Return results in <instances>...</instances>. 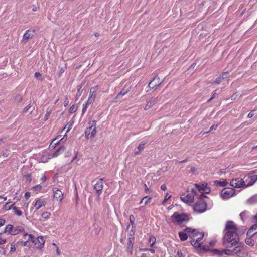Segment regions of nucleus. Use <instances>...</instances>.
<instances>
[{
    "instance_id": "obj_21",
    "label": "nucleus",
    "mask_w": 257,
    "mask_h": 257,
    "mask_svg": "<svg viewBox=\"0 0 257 257\" xmlns=\"http://www.w3.org/2000/svg\"><path fill=\"white\" fill-rule=\"evenodd\" d=\"M14 226L12 224L7 225L5 228L3 230V232H0V235L4 233H8L9 234L12 235V232L13 231Z\"/></svg>"
},
{
    "instance_id": "obj_9",
    "label": "nucleus",
    "mask_w": 257,
    "mask_h": 257,
    "mask_svg": "<svg viewBox=\"0 0 257 257\" xmlns=\"http://www.w3.org/2000/svg\"><path fill=\"white\" fill-rule=\"evenodd\" d=\"M104 180L103 178H100L99 180L95 184L94 186V189L95 190V192L97 195V199L99 200L100 196L102 192V189L103 188V181Z\"/></svg>"
},
{
    "instance_id": "obj_38",
    "label": "nucleus",
    "mask_w": 257,
    "mask_h": 257,
    "mask_svg": "<svg viewBox=\"0 0 257 257\" xmlns=\"http://www.w3.org/2000/svg\"><path fill=\"white\" fill-rule=\"evenodd\" d=\"M223 254H225L227 255H229V256L233 255L232 250L225 249H223Z\"/></svg>"
},
{
    "instance_id": "obj_1",
    "label": "nucleus",
    "mask_w": 257,
    "mask_h": 257,
    "mask_svg": "<svg viewBox=\"0 0 257 257\" xmlns=\"http://www.w3.org/2000/svg\"><path fill=\"white\" fill-rule=\"evenodd\" d=\"M224 231L226 232L223 238V245L226 248H231L236 246L240 239L237 233V227L233 221H227Z\"/></svg>"
},
{
    "instance_id": "obj_24",
    "label": "nucleus",
    "mask_w": 257,
    "mask_h": 257,
    "mask_svg": "<svg viewBox=\"0 0 257 257\" xmlns=\"http://www.w3.org/2000/svg\"><path fill=\"white\" fill-rule=\"evenodd\" d=\"M24 231V228L22 226H18L16 227L13 228V231L12 232V235H15L18 234L20 232H22Z\"/></svg>"
},
{
    "instance_id": "obj_45",
    "label": "nucleus",
    "mask_w": 257,
    "mask_h": 257,
    "mask_svg": "<svg viewBox=\"0 0 257 257\" xmlns=\"http://www.w3.org/2000/svg\"><path fill=\"white\" fill-rule=\"evenodd\" d=\"M169 195V194L167 193L166 195V196H165V199L162 202V204L163 205H165L166 202L170 198V197H171V195Z\"/></svg>"
},
{
    "instance_id": "obj_55",
    "label": "nucleus",
    "mask_w": 257,
    "mask_h": 257,
    "mask_svg": "<svg viewBox=\"0 0 257 257\" xmlns=\"http://www.w3.org/2000/svg\"><path fill=\"white\" fill-rule=\"evenodd\" d=\"M32 107L30 104L27 105L24 109H23V112H26L28 111Z\"/></svg>"
},
{
    "instance_id": "obj_30",
    "label": "nucleus",
    "mask_w": 257,
    "mask_h": 257,
    "mask_svg": "<svg viewBox=\"0 0 257 257\" xmlns=\"http://www.w3.org/2000/svg\"><path fill=\"white\" fill-rule=\"evenodd\" d=\"M44 201L41 199H38L35 203V206H37L36 209H39L42 206L44 205Z\"/></svg>"
},
{
    "instance_id": "obj_42",
    "label": "nucleus",
    "mask_w": 257,
    "mask_h": 257,
    "mask_svg": "<svg viewBox=\"0 0 257 257\" xmlns=\"http://www.w3.org/2000/svg\"><path fill=\"white\" fill-rule=\"evenodd\" d=\"M220 76L221 77L223 78V80H224L229 77V73H228V72H223L221 74H220Z\"/></svg>"
},
{
    "instance_id": "obj_46",
    "label": "nucleus",
    "mask_w": 257,
    "mask_h": 257,
    "mask_svg": "<svg viewBox=\"0 0 257 257\" xmlns=\"http://www.w3.org/2000/svg\"><path fill=\"white\" fill-rule=\"evenodd\" d=\"M94 101H95L94 99L89 97L86 103L87 104V105H90V104H92L94 102Z\"/></svg>"
},
{
    "instance_id": "obj_41",
    "label": "nucleus",
    "mask_w": 257,
    "mask_h": 257,
    "mask_svg": "<svg viewBox=\"0 0 257 257\" xmlns=\"http://www.w3.org/2000/svg\"><path fill=\"white\" fill-rule=\"evenodd\" d=\"M195 186L196 187V188L197 189L199 192L203 193L204 188H202L200 184L196 183L195 184Z\"/></svg>"
},
{
    "instance_id": "obj_5",
    "label": "nucleus",
    "mask_w": 257,
    "mask_h": 257,
    "mask_svg": "<svg viewBox=\"0 0 257 257\" xmlns=\"http://www.w3.org/2000/svg\"><path fill=\"white\" fill-rule=\"evenodd\" d=\"M197 194V192L194 189L192 188L191 190V193L188 194L187 195L185 196L184 194H183L181 196L180 198L181 200L185 203L187 204H191L194 201V197L195 196H196Z\"/></svg>"
},
{
    "instance_id": "obj_16",
    "label": "nucleus",
    "mask_w": 257,
    "mask_h": 257,
    "mask_svg": "<svg viewBox=\"0 0 257 257\" xmlns=\"http://www.w3.org/2000/svg\"><path fill=\"white\" fill-rule=\"evenodd\" d=\"M237 246H235L233 249V255L234 254L239 255L243 250V243L242 242H240L239 241L238 243L237 244Z\"/></svg>"
},
{
    "instance_id": "obj_57",
    "label": "nucleus",
    "mask_w": 257,
    "mask_h": 257,
    "mask_svg": "<svg viewBox=\"0 0 257 257\" xmlns=\"http://www.w3.org/2000/svg\"><path fill=\"white\" fill-rule=\"evenodd\" d=\"M190 243L192 245H193L195 248H197V246H195V244H197L196 241H195L194 239H192L191 241H190Z\"/></svg>"
},
{
    "instance_id": "obj_63",
    "label": "nucleus",
    "mask_w": 257,
    "mask_h": 257,
    "mask_svg": "<svg viewBox=\"0 0 257 257\" xmlns=\"http://www.w3.org/2000/svg\"><path fill=\"white\" fill-rule=\"evenodd\" d=\"M65 71V69L64 68H61L59 72L58 75L60 76Z\"/></svg>"
},
{
    "instance_id": "obj_20",
    "label": "nucleus",
    "mask_w": 257,
    "mask_h": 257,
    "mask_svg": "<svg viewBox=\"0 0 257 257\" xmlns=\"http://www.w3.org/2000/svg\"><path fill=\"white\" fill-rule=\"evenodd\" d=\"M99 87L98 85L94 86L90 88L89 97L95 99L96 96V92L98 91Z\"/></svg>"
},
{
    "instance_id": "obj_10",
    "label": "nucleus",
    "mask_w": 257,
    "mask_h": 257,
    "mask_svg": "<svg viewBox=\"0 0 257 257\" xmlns=\"http://www.w3.org/2000/svg\"><path fill=\"white\" fill-rule=\"evenodd\" d=\"M230 185L233 187L239 188L245 186V183L244 179L237 178L232 179L230 182Z\"/></svg>"
},
{
    "instance_id": "obj_51",
    "label": "nucleus",
    "mask_w": 257,
    "mask_h": 257,
    "mask_svg": "<svg viewBox=\"0 0 257 257\" xmlns=\"http://www.w3.org/2000/svg\"><path fill=\"white\" fill-rule=\"evenodd\" d=\"M87 104L84 103L83 104V108L82 110V114L83 115L85 112L86 111L87 108Z\"/></svg>"
},
{
    "instance_id": "obj_52",
    "label": "nucleus",
    "mask_w": 257,
    "mask_h": 257,
    "mask_svg": "<svg viewBox=\"0 0 257 257\" xmlns=\"http://www.w3.org/2000/svg\"><path fill=\"white\" fill-rule=\"evenodd\" d=\"M16 251L15 244H11L10 253H14Z\"/></svg>"
},
{
    "instance_id": "obj_4",
    "label": "nucleus",
    "mask_w": 257,
    "mask_h": 257,
    "mask_svg": "<svg viewBox=\"0 0 257 257\" xmlns=\"http://www.w3.org/2000/svg\"><path fill=\"white\" fill-rule=\"evenodd\" d=\"M89 126L87 127L85 131V136L87 139L92 138L94 137L96 134V122L95 120L90 121L88 122Z\"/></svg>"
},
{
    "instance_id": "obj_25",
    "label": "nucleus",
    "mask_w": 257,
    "mask_h": 257,
    "mask_svg": "<svg viewBox=\"0 0 257 257\" xmlns=\"http://www.w3.org/2000/svg\"><path fill=\"white\" fill-rule=\"evenodd\" d=\"M246 203L249 205H253L257 204V194L252 196L249 198L247 201Z\"/></svg>"
},
{
    "instance_id": "obj_23",
    "label": "nucleus",
    "mask_w": 257,
    "mask_h": 257,
    "mask_svg": "<svg viewBox=\"0 0 257 257\" xmlns=\"http://www.w3.org/2000/svg\"><path fill=\"white\" fill-rule=\"evenodd\" d=\"M65 150V148L64 146H60L52 154V157L53 158L57 157L58 155L62 154L64 151Z\"/></svg>"
},
{
    "instance_id": "obj_8",
    "label": "nucleus",
    "mask_w": 257,
    "mask_h": 257,
    "mask_svg": "<svg viewBox=\"0 0 257 257\" xmlns=\"http://www.w3.org/2000/svg\"><path fill=\"white\" fill-rule=\"evenodd\" d=\"M253 174L251 171L248 175L244 176L245 183H247L246 187L252 186L257 181V175H253Z\"/></svg>"
},
{
    "instance_id": "obj_2",
    "label": "nucleus",
    "mask_w": 257,
    "mask_h": 257,
    "mask_svg": "<svg viewBox=\"0 0 257 257\" xmlns=\"http://www.w3.org/2000/svg\"><path fill=\"white\" fill-rule=\"evenodd\" d=\"M27 236H29V240H30V242L34 244L36 248L39 249L43 248L45 241L43 236H39L36 238L32 234H28V233H26L23 234L24 238L25 239V237Z\"/></svg>"
},
{
    "instance_id": "obj_48",
    "label": "nucleus",
    "mask_w": 257,
    "mask_h": 257,
    "mask_svg": "<svg viewBox=\"0 0 257 257\" xmlns=\"http://www.w3.org/2000/svg\"><path fill=\"white\" fill-rule=\"evenodd\" d=\"M50 215V213H48V212H44L43 213H42V217L43 218H45V219H47L49 217Z\"/></svg>"
},
{
    "instance_id": "obj_13",
    "label": "nucleus",
    "mask_w": 257,
    "mask_h": 257,
    "mask_svg": "<svg viewBox=\"0 0 257 257\" xmlns=\"http://www.w3.org/2000/svg\"><path fill=\"white\" fill-rule=\"evenodd\" d=\"M132 89V87L130 84H126L124 85L123 89L115 97L116 99H119L120 96H124L126 94Z\"/></svg>"
},
{
    "instance_id": "obj_40",
    "label": "nucleus",
    "mask_w": 257,
    "mask_h": 257,
    "mask_svg": "<svg viewBox=\"0 0 257 257\" xmlns=\"http://www.w3.org/2000/svg\"><path fill=\"white\" fill-rule=\"evenodd\" d=\"M152 198L150 196H145L143 198V200H145V202H144L145 205H146L148 203H149L150 202V201L152 200Z\"/></svg>"
},
{
    "instance_id": "obj_14",
    "label": "nucleus",
    "mask_w": 257,
    "mask_h": 257,
    "mask_svg": "<svg viewBox=\"0 0 257 257\" xmlns=\"http://www.w3.org/2000/svg\"><path fill=\"white\" fill-rule=\"evenodd\" d=\"M85 84V81H82L80 84L77 85V93L75 96L76 100H78L80 96L82 94V93L84 90V86Z\"/></svg>"
},
{
    "instance_id": "obj_31",
    "label": "nucleus",
    "mask_w": 257,
    "mask_h": 257,
    "mask_svg": "<svg viewBox=\"0 0 257 257\" xmlns=\"http://www.w3.org/2000/svg\"><path fill=\"white\" fill-rule=\"evenodd\" d=\"M252 237L247 236V238L245 240V243L251 247L254 245V241L252 239Z\"/></svg>"
},
{
    "instance_id": "obj_59",
    "label": "nucleus",
    "mask_w": 257,
    "mask_h": 257,
    "mask_svg": "<svg viewBox=\"0 0 257 257\" xmlns=\"http://www.w3.org/2000/svg\"><path fill=\"white\" fill-rule=\"evenodd\" d=\"M245 214L246 211H243L240 213V217L242 220H243V218L245 217Z\"/></svg>"
},
{
    "instance_id": "obj_56",
    "label": "nucleus",
    "mask_w": 257,
    "mask_h": 257,
    "mask_svg": "<svg viewBox=\"0 0 257 257\" xmlns=\"http://www.w3.org/2000/svg\"><path fill=\"white\" fill-rule=\"evenodd\" d=\"M68 125V128H67V130L66 131V133H67L68 131H69L70 130V129L71 128V127L72 126V123H71L70 124H66L65 125V126L63 128V130H64Z\"/></svg>"
},
{
    "instance_id": "obj_7",
    "label": "nucleus",
    "mask_w": 257,
    "mask_h": 257,
    "mask_svg": "<svg viewBox=\"0 0 257 257\" xmlns=\"http://www.w3.org/2000/svg\"><path fill=\"white\" fill-rule=\"evenodd\" d=\"M235 192V190L230 187L223 188L221 192V196L223 199H227L232 197Z\"/></svg>"
},
{
    "instance_id": "obj_54",
    "label": "nucleus",
    "mask_w": 257,
    "mask_h": 257,
    "mask_svg": "<svg viewBox=\"0 0 257 257\" xmlns=\"http://www.w3.org/2000/svg\"><path fill=\"white\" fill-rule=\"evenodd\" d=\"M35 190L40 191L42 189V186L40 185H37L33 187Z\"/></svg>"
},
{
    "instance_id": "obj_36",
    "label": "nucleus",
    "mask_w": 257,
    "mask_h": 257,
    "mask_svg": "<svg viewBox=\"0 0 257 257\" xmlns=\"http://www.w3.org/2000/svg\"><path fill=\"white\" fill-rule=\"evenodd\" d=\"M13 210L15 213V214L17 215L18 216H21L22 214V212L21 211L18 210V208L16 207H13Z\"/></svg>"
},
{
    "instance_id": "obj_3",
    "label": "nucleus",
    "mask_w": 257,
    "mask_h": 257,
    "mask_svg": "<svg viewBox=\"0 0 257 257\" xmlns=\"http://www.w3.org/2000/svg\"><path fill=\"white\" fill-rule=\"evenodd\" d=\"M171 218L174 222H176L180 225L183 222H187L189 219L188 215L184 213L179 214L178 212H175L171 216Z\"/></svg>"
},
{
    "instance_id": "obj_11",
    "label": "nucleus",
    "mask_w": 257,
    "mask_h": 257,
    "mask_svg": "<svg viewBox=\"0 0 257 257\" xmlns=\"http://www.w3.org/2000/svg\"><path fill=\"white\" fill-rule=\"evenodd\" d=\"M36 30L35 29H29L26 31L23 36L21 42L23 43H27L29 40L33 37L36 34Z\"/></svg>"
},
{
    "instance_id": "obj_50",
    "label": "nucleus",
    "mask_w": 257,
    "mask_h": 257,
    "mask_svg": "<svg viewBox=\"0 0 257 257\" xmlns=\"http://www.w3.org/2000/svg\"><path fill=\"white\" fill-rule=\"evenodd\" d=\"M34 75L36 78H40L41 79V81H42L43 80V79L42 78V75L40 72H35Z\"/></svg>"
},
{
    "instance_id": "obj_44",
    "label": "nucleus",
    "mask_w": 257,
    "mask_h": 257,
    "mask_svg": "<svg viewBox=\"0 0 257 257\" xmlns=\"http://www.w3.org/2000/svg\"><path fill=\"white\" fill-rule=\"evenodd\" d=\"M156 238L155 237H151L150 238H149V242L150 243H151V245H150V246L151 247H153L155 241H156Z\"/></svg>"
},
{
    "instance_id": "obj_19",
    "label": "nucleus",
    "mask_w": 257,
    "mask_h": 257,
    "mask_svg": "<svg viewBox=\"0 0 257 257\" xmlns=\"http://www.w3.org/2000/svg\"><path fill=\"white\" fill-rule=\"evenodd\" d=\"M53 197L59 202H61L63 199V194L62 191L59 189H57L54 191Z\"/></svg>"
},
{
    "instance_id": "obj_27",
    "label": "nucleus",
    "mask_w": 257,
    "mask_h": 257,
    "mask_svg": "<svg viewBox=\"0 0 257 257\" xmlns=\"http://www.w3.org/2000/svg\"><path fill=\"white\" fill-rule=\"evenodd\" d=\"M147 143V142L146 141H142L138 146V150L136 151L135 152V155H138L140 153L141 151L143 150L144 148L145 145Z\"/></svg>"
},
{
    "instance_id": "obj_29",
    "label": "nucleus",
    "mask_w": 257,
    "mask_h": 257,
    "mask_svg": "<svg viewBox=\"0 0 257 257\" xmlns=\"http://www.w3.org/2000/svg\"><path fill=\"white\" fill-rule=\"evenodd\" d=\"M209 250L208 251H210L211 253H212L213 254L217 255L219 256H222L223 254V251L222 250H220L217 249H208Z\"/></svg>"
},
{
    "instance_id": "obj_62",
    "label": "nucleus",
    "mask_w": 257,
    "mask_h": 257,
    "mask_svg": "<svg viewBox=\"0 0 257 257\" xmlns=\"http://www.w3.org/2000/svg\"><path fill=\"white\" fill-rule=\"evenodd\" d=\"M30 197V193L29 192H26L25 194V198L26 200H28Z\"/></svg>"
},
{
    "instance_id": "obj_15",
    "label": "nucleus",
    "mask_w": 257,
    "mask_h": 257,
    "mask_svg": "<svg viewBox=\"0 0 257 257\" xmlns=\"http://www.w3.org/2000/svg\"><path fill=\"white\" fill-rule=\"evenodd\" d=\"M127 243L126 250L131 254L133 252V244L135 240L134 237H129L127 238Z\"/></svg>"
},
{
    "instance_id": "obj_17",
    "label": "nucleus",
    "mask_w": 257,
    "mask_h": 257,
    "mask_svg": "<svg viewBox=\"0 0 257 257\" xmlns=\"http://www.w3.org/2000/svg\"><path fill=\"white\" fill-rule=\"evenodd\" d=\"M184 231L187 232L188 236L190 238L197 236L199 234V232H198L196 229H192L189 227H186L184 229Z\"/></svg>"
},
{
    "instance_id": "obj_34",
    "label": "nucleus",
    "mask_w": 257,
    "mask_h": 257,
    "mask_svg": "<svg viewBox=\"0 0 257 257\" xmlns=\"http://www.w3.org/2000/svg\"><path fill=\"white\" fill-rule=\"evenodd\" d=\"M52 113V109L50 108H48L46 110V113L44 116V120L46 121L48 119L51 113Z\"/></svg>"
},
{
    "instance_id": "obj_18",
    "label": "nucleus",
    "mask_w": 257,
    "mask_h": 257,
    "mask_svg": "<svg viewBox=\"0 0 257 257\" xmlns=\"http://www.w3.org/2000/svg\"><path fill=\"white\" fill-rule=\"evenodd\" d=\"M257 233V223L252 225L247 232V237H253Z\"/></svg>"
},
{
    "instance_id": "obj_64",
    "label": "nucleus",
    "mask_w": 257,
    "mask_h": 257,
    "mask_svg": "<svg viewBox=\"0 0 257 257\" xmlns=\"http://www.w3.org/2000/svg\"><path fill=\"white\" fill-rule=\"evenodd\" d=\"M0 253L3 255L6 254V250L3 247H0Z\"/></svg>"
},
{
    "instance_id": "obj_32",
    "label": "nucleus",
    "mask_w": 257,
    "mask_h": 257,
    "mask_svg": "<svg viewBox=\"0 0 257 257\" xmlns=\"http://www.w3.org/2000/svg\"><path fill=\"white\" fill-rule=\"evenodd\" d=\"M15 204V203H13L12 202H7L4 205V208L6 210H10L12 208H13Z\"/></svg>"
},
{
    "instance_id": "obj_58",
    "label": "nucleus",
    "mask_w": 257,
    "mask_h": 257,
    "mask_svg": "<svg viewBox=\"0 0 257 257\" xmlns=\"http://www.w3.org/2000/svg\"><path fill=\"white\" fill-rule=\"evenodd\" d=\"M204 198H208V197L205 195L204 193H201L199 196V200H203Z\"/></svg>"
},
{
    "instance_id": "obj_61",
    "label": "nucleus",
    "mask_w": 257,
    "mask_h": 257,
    "mask_svg": "<svg viewBox=\"0 0 257 257\" xmlns=\"http://www.w3.org/2000/svg\"><path fill=\"white\" fill-rule=\"evenodd\" d=\"M67 136L66 134L64 135L63 137L60 140V142L61 143H64L67 139Z\"/></svg>"
},
{
    "instance_id": "obj_53",
    "label": "nucleus",
    "mask_w": 257,
    "mask_h": 257,
    "mask_svg": "<svg viewBox=\"0 0 257 257\" xmlns=\"http://www.w3.org/2000/svg\"><path fill=\"white\" fill-rule=\"evenodd\" d=\"M135 228H133L132 227V229L130 230V233H129V236H130L129 237H134V235L135 234Z\"/></svg>"
},
{
    "instance_id": "obj_39",
    "label": "nucleus",
    "mask_w": 257,
    "mask_h": 257,
    "mask_svg": "<svg viewBox=\"0 0 257 257\" xmlns=\"http://www.w3.org/2000/svg\"><path fill=\"white\" fill-rule=\"evenodd\" d=\"M223 78L221 77L220 75L216 78L215 81L213 82L214 84H219L223 81Z\"/></svg>"
},
{
    "instance_id": "obj_49",
    "label": "nucleus",
    "mask_w": 257,
    "mask_h": 257,
    "mask_svg": "<svg viewBox=\"0 0 257 257\" xmlns=\"http://www.w3.org/2000/svg\"><path fill=\"white\" fill-rule=\"evenodd\" d=\"M22 100V97L20 96V95H17L15 97V101L19 103Z\"/></svg>"
},
{
    "instance_id": "obj_28",
    "label": "nucleus",
    "mask_w": 257,
    "mask_h": 257,
    "mask_svg": "<svg viewBox=\"0 0 257 257\" xmlns=\"http://www.w3.org/2000/svg\"><path fill=\"white\" fill-rule=\"evenodd\" d=\"M214 185L217 186H219L220 187H224L226 186L228 184V182L226 181V180H224L222 181L219 180H215L214 182Z\"/></svg>"
},
{
    "instance_id": "obj_37",
    "label": "nucleus",
    "mask_w": 257,
    "mask_h": 257,
    "mask_svg": "<svg viewBox=\"0 0 257 257\" xmlns=\"http://www.w3.org/2000/svg\"><path fill=\"white\" fill-rule=\"evenodd\" d=\"M29 241H30V240L29 238L26 241L18 242V243H20L22 246H29L30 245Z\"/></svg>"
},
{
    "instance_id": "obj_12",
    "label": "nucleus",
    "mask_w": 257,
    "mask_h": 257,
    "mask_svg": "<svg viewBox=\"0 0 257 257\" xmlns=\"http://www.w3.org/2000/svg\"><path fill=\"white\" fill-rule=\"evenodd\" d=\"M162 82L160 81V78L158 75H155L154 78L149 83L148 86L151 89H156Z\"/></svg>"
},
{
    "instance_id": "obj_43",
    "label": "nucleus",
    "mask_w": 257,
    "mask_h": 257,
    "mask_svg": "<svg viewBox=\"0 0 257 257\" xmlns=\"http://www.w3.org/2000/svg\"><path fill=\"white\" fill-rule=\"evenodd\" d=\"M77 108V107L75 105H72L69 109L70 113H73L76 112Z\"/></svg>"
},
{
    "instance_id": "obj_22",
    "label": "nucleus",
    "mask_w": 257,
    "mask_h": 257,
    "mask_svg": "<svg viewBox=\"0 0 257 257\" xmlns=\"http://www.w3.org/2000/svg\"><path fill=\"white\" fill-rule=\"evenodd\" d=\"M204 233H202L201 234V236L200 237H199V238H198L196 240V242H197V248H200L201 250H202L204 251L205 252H208V251L209 250H207V249H206L205 247H201V244H200V243H199V242H200V241H201V240L203 239V237H204Z\"/></svg>"
},
{
    "instance_id": "obj_33",
    "label": "nucleus",
    "mask_w": 257,
    "mask_h": 257,
    "mask_svg": "<svg viewBox=\"0 0 257 257\" xmlns=\"http://www.w3.org/2000/svg\"><path fill=\"white\" fill-rule=\"evenodd\" d=\"M157 102V98L151 97L149 99H147V102L149 104V105L152 107Z\"/></svg>"
},
{
    "instance_id": "obj_26",
    "label": "nucleus",
    "mask_w": 257,
    "mask_h": 257,
    "mask_svg": "<svg viewBox=\"0 0 257 257\" xmlns=\"http://www.w3.org/2000/svg\"><path fill=\"white\" fill-rule=\"evenodd\" d=\"M178 235H179L180 240L182 241H186L188 238V235L187 232L184 231V230L183 231L179 232Z\"/></svg>"
},
{
    "instance_id": "obj_6",
    "label": "nucleus",
    "mask_w": 257,
    "mask_h": 257,
    "mask_svg": "<svg viewBox=\"0 0 257 257\" xmlns=\"http://www.w3.org/2000/svg\"><path fill=\"white\" fill-rule=\"evenodd\" d=\"M206 208L207 203L203 200H199L194 204L193 209L198 213H202L206 211Z\"/></svg>"
},
{
    "instance_id": "obj_35",
    "label": "nucleus",
    "mask_w": 257,
    "mask_h": 257,
    "mask_svg": "<svg viewBox=\"0 0 257 257\" xmlns=\"http://www.w3.org/2000/svg\"><path fill=\"white\" fill-rule=\"evenodd\" d=\"M129 220L130 224L132 225V227L133 228H135V217L133 215H131L129 217Z\"/></svg>"
},
{
    "instance_id": "obj_60",
    "label": "nucleus",
    "mask_w": 257,
    "mask_h": 257,
    "mask_svg": "<svg viewBox=\"0 0 257 257\" xmlns=\"http://www.w3.org/2000/svg\"><path fill=\"white\" fill-rule=\"evenodd\" d=\"M68 103H69V99H68L67 96H66L65 100L64 102V106L66 107L68 105Z\"/></svg>"
},
{
    "instance_id": "obj_47",
    "label": "nucleus",
    "mask_w": 257,
    "mask_h": 257,
    "mask_svg": "<svg viewBox=\"0 0 257 257\" xmlns=\"http://www.w3.org/2000/svg\"><path fill=\"white\" fill-rule=\"evenodd\" d=\"M211 192V188L209 187L206 186V187H205L203 189V193L205 194H208Z\"/></svg>"
}]
</instances>
